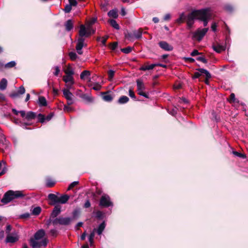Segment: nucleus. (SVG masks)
Listing matches in <instances>:
<instances>
[{"label": "nucleus", "mask_w": 248, "mask_h": 248, "mask_svg": "<svg viewBox=\"0 0 248 248\" xmlns=\"http://www.w3.org/2000/svg\"><path fill=\"white\" fill-rule=\"evenodd\" d=\"M198 71L200 73H201V75L202 74H205L207 78H211V75L207 70L203 68H200L198 69Z\"/></svg>", "instance_id": "31"}, {"label": "nucleus", "mask_w": 248, "mask_h": 248, "mask_svg": "<svg viewBox=\"0 0 248 248\" xmlns=\"http://www.w3.org/2000/svg\"><path fill=\"white\" fill-rule=\"evenodd\" d=\"M108 15L109 17L116 18L118 16L117 10L116 9H113L110 10L108 12Z\"/></svg>", "instance_id": "26"}, {"label": "nucleus", "mask_w": 248, "mask_h": 248, "mask_svg": "<svg viewBox=\"0 0 248 248\" xmlns=\"http://www.w3.org/2000/svg\"><path fill=\"white\" fill-rule=\"evenodd\" d=\"M137 91L138 92V94L140 95V93H142L143 92V91L145 89V87L143 83V82L140 80L138 79L137 80Z\"/></svg>", "instance_id": "11"}, {"label": "nucleus", "mask_w": 248, "mask_h": 248, "mask_svg": "<svg viewBox=\"0 0 248 248\" xmlns=\"http://www.w3.org/2000/svg\"><path fill=\"white\" fill-rule=\"evenodd\" d=\"M36 113L32 111H29L27 113L26 115V120L28 121H31L34 119L36 117Z\"/></svg>", "instance_id": "18"}, {"label": "nucleus", "mask_w": 248, "mask_h": 248, "mask_svg": "<svg viewBox=\"0 0 248 248\" xmlns=\"http://www.w3.org/2000/svg\"><path fill=\"white\" fill-rule=\"evenodd\" d=\"M229 101L230 103H238L239 101L235 97V94L233 93H232L230 95Z\"/></svg>", "instance_id": "34"}, {"label": "nucleus", "mask_w": 248, "mask_h": 248, "mask_svg": "<svg viewBox=\"0 0 248 248\" xmlns=\"http://www.w3.org/2000/svg\"><path fill=\"white\" fill-rule=\"evenodd\" d=\"M121 14L123 16H124L126 15V12L125 9L124 7L121 8Z\"/></svg>", "instance_id": "64"}, {"label": "nucleus", "mask_w": 248, "mask_h": 248, "mask_svg": "<svg viewBox=\"0 0 248 248\" xmlns=\"http://www.w3.org/2000/svg\"><path fill=\"white\" fill-rule=\"evenodd\" d=\"M109 23L112 27L116 30H119V25L117 23L116 21L114 19H110L108 21Z\"/></svg>", "instance_id": "32"}, {"label": "nucleus", "mask_w": 248, "mask_h": 248, "mask_svg": "<svg viewBox=\"0 0 248 248\" xmlns=\"http://www.w3.org/2000/svg\"><path fill=\"white\" fill-rule=\"evenodd\" d=\"M118 46V43L117 42H114L111 45V48L112 50H115Z\"/></svg>", "instance_id": "54"}, {"label": "nucleus", "mask_w": 248, "mask_h": 248, "mask_svg": "<svg viewBox=\"0 0 248 248\" xmlns=\"http://www.w3.org/2000/svg\"><path fill=\"white\" fill-rule=\"evenodd\" d=\"M78 183V181H74L72 182L68 186L67 190H71L72 188H73L74 186H75L76 185H77Z\"/></svg>", "instance_id": "44"}, {"label": "nucleus", "mask_w": 248, "mask_h": 248, "mask_svg": "<svg viewBox=\"0 0 248 248\" xmlns=\"http://www.w3.org/2000/svg\"><path fill=\"white\" fill-rule=\"evenodd\" d=\"M200 76H201V73H200L199 72H196V73H195V74L194 75L193 78H199Z\"/></svg>", "instance_id": "61"}, {"label": "nucleus", "mask_w": 248, "mask_h": 248, "mask_svg": "<svg viewBox=\"0 0 248 248\" xmlns=\"http://www.w3.org/2000/svg\"><path fill=\"white\" fill-rule=\"evenodd\" d=\"M91 34V32L88 31L87 28L83 25L80 26V30L79 31V38L78 39L76 46V50L78 54L81 55L83 53L82 48L86 45L84 43V38L83 37H88Z\"/></svg>", "instance_id": "2"}, {"label": "nucleus", "mask_w": 248, "mask_h": 248, "mask_svg": "<svg viewBox=\"0 0 248 248\" xmlns=\"http://www.w3.org/2000/svg\"><path fill=\"white\" fill-rule=\"evenodd\" d=\"M91 75L90 72L88 70L83 71L80 75V78L82 80L85 79L86 78H88Z\"/></svg>", "instance_id": "28"}, {"label": "nucleus", "mask_w": 248, "mask_h": 248, "mask_svg": "<svg viewBox=\"0 0 248 248\" xmlns=\"http://www.w3.org/2000/svg\"><path fill=\"white\" fill-rule=\"evenodd\" d=\"M11 229H12V227L11 225H8L6 226V233H7V234L11 233L10 231H11Z\"/></svg>", "instance_id": "53"}, {"label": "nucleus", "mask_w": 248, "mask_h": 248, "mask_svg": "<svg viewBox=\"0 0 248 248\" xmlns=\"http://www.w3.org/2000/svg\"><path fill=\"white\" fill-rule=\"evenodd\" d=\"M121 51L125 54H128L132 51V47H130V46H128L126 48H124L122 49Z\"/></svg>", "instance_id": "41"}, {"label": "nucleus", "mask_w": 248, "mask_h": 248, "mask_svg": "<svg viewBox=\"0 0 248 248\" xmlns=\"http://www.w3.org/2000/svg\"><path fill=\"white\" fill-rule=\"evenodd\" d=\"M158 65V64L154 63L149 65H143L140 68V70L142 71L152 70Z\"/></svg>", "instance_id": "17"}, {"label": "nucleus", "mask_w": 248, "mask_h": 248, "mask_svg": "<svg viewBox=\"0 0 248 248\" xmlns=\"http://www.w3.org/2000/svg\"><path fill=\"white\" fill-rule=\"evenodd\" d=\"M91 206V203L89 200H87L85 204H84V207L85 208H89Z\"/></svg>", "instance_id": "60"}, {"label": "nucleus", "mask_w": 248, "mask_h": 248, "mask_svg": "<svg viewBox=\"0 0 248 248\" xmlns=\"http://www.w3.org/2000/svg\"><path fill=\"white\" fill-rule=\"evenodd\" d=\"M96 232V229H94L93 231L91 232L89 236V241L90 243L91 246H92L93 243V238Z\"/></svg>", "instance_id": "25"}, {"label": "nucleus", "mask_w": 248, "mask_h": 248, "mask_svg": "<svg viewBox=\"0 0 248 248\" xmlns=\"http://www.w3.org/2000/svg\"><path fill=\"white\" fill-rule=\"evenodd\" d=\"M63 80L65 82V83H74V78L73 76L71 75H66L63 77Z\"/></svg>", "instance_id": "21"}, {"label": "nucleus", "mask_w": 248, "mask_h": 248, "mask_svg": "<svg viewBox=\"0 0 248 248\" xmlns=\"http://www.w3.org/2000/svg\"><path fill=\"white\" fill-rule=\"evenodd\" d=\"M186 19V16L184 14L182 13L180 15V17L177 19L176 21L178 23L182 22Z\"/></svg>", "instance_id": "39"}, {"label": "nucleus", "mask_w": 248, "mask_h": 248, "mask_svg": "<svg viewBox=\"0 0 248 248\" xmlns=\"http://www.w3.org/2000/svg\"><path fill=\"white\" fill-rule=\"evenodd\" d=\"M19 113L20 114V115L22 116V117L24 118L25 119H26V113L24 110H21L19 111Z\"/></svg>", "instance_id": "59"}, {"label": "nucleus", "mask_w": 248, "mask_h": 248, "mask_svg": "<svg viewBox=\"0 0 248 248\" xmlns=\"http://www.w3.org/2000/svg\"><path fill=\"white\" fill-rule=\"evenodd\" d=\"M129 95L131 97V98H133L134 99H135L136 98V96L135 95V94H134V93L133 92V91L130 89L129 90Z\"/></svg>", "instance_id": "52"}, {"label": "nucleus", "mask_w": 248, "mask_h": 248, "mask_svg": "<svg viewBox=\"0 0 248 248\" xmlns=\"http://www.w3.org/2000/svg\"><path fill=\"white\" fill-rule=\"evenodd\" d=\"M61 207L60 205H56L51 213V217H56L61 213Z\"/></svg>", "instance_id": "14"}, {"label": "nucleus", "mask_w": 248, "mask_h": 248, "mask_svg": "<svg viewBox=\"0 0 248 248\" xmlns=\"http://www.w3.org/2000/svg\"><path fill=\"white\" fill-rule=\"evenodd\" d=\"M48 198L53 202L52 204H55L58 202V197L54 194L51 193L48 194Z\"/></svg>", "instance_id": "20"}, {"label": "nucleus", "mask_w": 248, "mask_h": 248, "mask_svg": "<svg viewBox=\"0 0 248 248\" xmlns=\"http://www.w3.org/2000/svg\"><path fill=\"white\" fill-rule=\"evenodd\" d=\"M102 94H103V99L104 101L110 102L112 100V97L110 94H108L106 93H102Z\"/></svg>", "instance_id": "30"}, {"label": "nucleus", "mask_w": 248, "mask_h": 248, "mask_svg": "<svg viewBox=\"0 0 248 248\" xmlns=\"http://www.w3.org/2000/svg\"><path fill=\"white\" fill-rule=\"evenodd\" d=\"M200 54V53L198 52V51L196 49L194 50L191 53V55L192 56H195L196 55H198Z\"/></svg>", "instance_id": "55"}, {"label": "nucleus", "mask_w": 248, "mask_h": 248, "mask_svg": "<svg viewBox=\"0 0 248 248\" xmlns=\"http://www.w3.org/2000/svg\"><path fill=\"white\" fill-rule=\"evenodd\" d=\"M72 219L71 218L69 217H59L54 219L52 221V223L54 225H57L59 224L60 225H67L70 223Z\"/></svg>", "instance_id": "5"}, {"label": "nucleus", "mask_w": 248, "mask_h": 248, "mask_svg": "<svg viewBox=\"0 0 248 248\" xmlns=\"http://www.w3.org/2000/svg\"><path fill=\"white\" fill-rule=\"evenodd\" d=\"M72 10V6L70 4H67L65 6L64 11L66 13H69Z\"/></svg>", "instance_id": "43"}, {"label": "nucleus", "mask_w": 248, "mask_h": 248, "mask_svg": "<svg viewBox=\"0 0 248 248\" xmlns=\"http://www.w3.org/2000/svg\"><path fill=\"white\" fill-rule=\"evenodd\" d=\"M64 73L66 75L73 76L74 74V71L70 65H68L66 68L64 70Z\"/></svg>", "instance_id": "24"}, {"label": "nucleus", "mask_w": 248, "mask_h": 248, "mask_svg": "<svg viewBox=\"0 0 248 248\" xmlns=\"http://www.w3.org/2000/svg\"><path fill=\"white\" fill-rule=\"evenodd\" d=\"M92 86H93L92 88L95 91H99L101 88V85L99 83H91L89 85L90 87H92Z\"/></svg>", "instance_id": "33"}, {"label": "nucleus", "mask_w": 248, "mask_h": 248, "mask_svg": "<svg viewBox=\"0 0 248 248\" xmlns=\"http://www.w3.org/2000/svg\"><path fill=\"white\" fill-rule=\"evenodd\" d=\"M69 56L72 61H75L78 58V56L75 52H70L69 53Z\"/></svg>", "instance_id": "38"}, {"label": "nucleus", "mask_w": 248, "mask_h": 248, "mask_svg": "<svg viewBox=\"0 0 248 248\" xmlns=\"http://www.w3.org/2000/svg\"><path fill=\"white\" fill-rule=\"evenodd\" d=\"M66 31H70L73 28V22L72 20H68L65 23Z\"/></svg>", "instance_id": "22"}, {"label": "nucleus", "mask_w": 248, "mask_h": 248, "mask_svg": "<svg viewBox=\"0 0 248 248\" xmlns=\"http://www.w3.org/2000/svg\"><path fill=\"white\" fill-rule=\"evenodd\" d=\"M142 29L140 28L133 31V36L136 39L141 38L142 34Z\"/></svg>", "instance_id": "16"}, {"label": "nucleus", "mask_w": 248, "mask_h": 248, "mask_svg": "<svg viewBox=\"0 0 248 248\" xmlns=\"http://www.w3.org/2000/svg\"><path fill=\"white\" fill-rule=\"evenodd\" d=\"M7 81L5 78H2L0 81V90H4L6 88Z\"/></svg>", "instance_id": "29"}, {"label": "nucleus", "mask_w": 248, "mask_h": 248, "mask_svg": "<svg viewBox=\"0 0 248 248\" xmlns=\"http://www.w3.org/2000/svg\"><path fill=\"white\" fill-rule=\"evenodd\" d=\"M99 205L105 207L112 206V203L110 201L109 197L107 195H102L100 199Z\"/></svg>", "instance_id": "7"}, {"label": "nucleus", "mask_w": 248, "mask_h": 248, "mask_svg": "<svg viewBox=\"0 0 248 248\" xmlns=\"http://www.w3.org/2000/svg\"><path fill=\"white\" fill-rule=\"evenodd\" d=\"M24 196L22 191L9 190L5 193L1 202L4 204H7L13 200L21 198Z\"/></svg>", "instance_id": "3"}, {"label": "nucleus", "mask_w": 248, "mask_h": 248, "mask_svg": "<svg viewBox=\"0 0 248 248\" xmlns=\"http://www.w3.org/2000/svg\"><path fill=\"white\" fill-rule=\"evenodd\" d=\"M213 49L217 53H220L225 50V47L224 46L218 44L217 45L213 46Z\"/></svg>", "instance_id": "15"}, {"label": "nucleus", "mask_w": 248, "mask_h": 248, "mask_svg": "<svg viewBox=\"0 0 248 248\" xmlns=\"http://www.w3.org/2000/svg\"><path fill=\"white\" fill-rule=\"evenodd\" d=\"M233 154L235 155L240 157H242V158L245 157V155H243L241 153H238V152H236V151H233Z\"/></svg>", "instance_id": "47"}, {"label": "nucleus", "mask_w": 248, "mask_h": 248, "mask_svg": "<svg viewBox=\"0 0 248 248\" xmlns=\"http://www.w3.org/2000/svg\"><path fill=\"white\" fill-rule=\"evenodd\" d=\"M63 109H64V110L67 111H70L72 110V108L71 107H68L66 106H64Z\"/></svg>", "instance_id": "63"}, {"label": "nucleus", "mask_w": 248, "mask_h": 248, "mask_svg": "<svg viewBox=\"0 0 248 248\" xmlns=\"http://www.w3.org/2000/svg\"><path fill=\"white\" fill-rule=\"evenodd\" d=\"M50 233L51 235L55 236L57 235V232L56 230L52 229L50 230Z\"/></svg>", "instance_id": "56"}, {"label": "nucleus", "mask_w": 248, "mask_h": 248, "mask_svg": "<svg viewBox=\"0 0 248 248\" xmlns=\"http://www.w3.org/2000/svg\"><path fill=\"white\" fill-rule=\"evenodd\" d=\"M205 13L203 11L195 10L189 14L187 17V24L189 27H192L195 19H198V17H202Z\"/></svg>", "instance_id": "4"}, {"label": "nucleus", "mask_w": 248, "mask_h": 248, "mask_svg": "<svg viewBox=\"0 0 248 248\" xmlns=\"http://www.w3.org/2000/svg\"><path fill=\"white\" fill-rule=\"evenodd\" d=\"M19 239L18 234L16 232H14L11 233L7 234L5 239L6 243H14L17 241Z\"/></svg>", "instance_id": "9"}, {"label": "nucleus", "mask_w": 248, "mask_h": 248, "mask_svg": "<svg viewBox=\"0 0 248 248\" xmlns=\"http://www.w3.org/2000/svg\"><path fill=\"white\" fill-rule=\"evenodd\" d=\"M41 211V208L38 206L33 208L32 211V214L34 215H38Z\"/></svg>", "instance_id": "37"}, {"label": "nucleus", "mask_w": 248, "mask_h": 248, "mask_svg": "<svg viewBox=\"0 0 248 248\" xmlns=\"http://www.w3.org/2000/svg\"><path fill=\"white\" fill-rule=\"evenodd\" d=\"M208 31V28L199 29L197 31L194 33L193 38L200 41L202 39Z\"/></svg>", "instance_id": "8"}, {"label": "nucleus", "mask_w": 248, "mask_h": 248, "mask_svg": "<svg viewBox=\"0 0 248 248\" xmlns=\"http://www.w3.org/2000/svg\"><path fill=\"white\" fill-rule=\"evenodd\" d=\"M69 196L66 194L62 195L60 197H58V200L57 203H60L61 204L66 203L68 200L69 199Z\"/></svg>", "instance_id": "13"}, {"label": "nucleus", "mask_w": 248, "mask_h": 248, "mask_svg": "<svg viewBox=\"0 0 248 248\" xmlns=\"http://www.w3.org/2000/svg\"><path fill=\"white\" fill-rule=\"evenodd\" d=\"M170 14H166V15L164 16V19L165 20H169V19H170Z\"/></svg>", "instance_id": "62"}, {"label": "nucleus", "mask_w": 248, "mask_h": 248, "mask_svg": "<svg viewBox=\"0 0 248 248\" xmlns=\"http://www.w3.org/2000/svg\"><path fill=\"white\" fill-rule=\"evenodd\" d=\"M177 108H174L172 109L171 111H168V112L172 116H174L177 113Z\"/></svg>", "instance_id": "49"}, {"label": "nucleus", "mask_w": 248, "mask_h": 248, "mask_svg": "<svg viewBox=\"0 0 248 248\" xmlns=\"http://www.w3.org/2000/svg\"><path fill=\"white\" fill-rule=\"evenodd\" d=\"M129 98L128 97L126 96H122L119 99L118 102L120 104H124L127 102Z\"/></svg>", "instance_id": "35"}, {"label": "nucleus", "mask_w": 248, "mask_h": 248, "mask_svg": "<svg viewBox=\"0 0 248 248\" xmlns=\"http://www.w3.org/2000/svg\"><path fill=\"white\" fill-rule=\"evenodd\" d=\"M45 231L43 229L37 231L33 237L30 240V244L32 248H45L48 240L45 237Z\"/></svg>", "instance_id": "1"}, {"label": "nucleus", "mask_w": 248, "mask_h": 248, "mask_svg": "<svg viewBox=\"0 0 248 248\" xmlns=\"http://www.w3.org/2000/svg\"><path fill=\"white\" fill-rule=\"evenodd\" d=\"M69 4H70L72 6H77L78 3L76 0H68Z\"/></svg>", "instance_id": "48"}, {"label": "nucleus", "mask_w": 248, "mask_h": 248, "mask_svg": "<svg viewBox=\"0 0 248 248\" xmlns=\"http://www.w3.org/2000/svg\"><path fill=\"white\" fill-rule=\"evenodd\" d=\"M25 93V89L23 86H20L17 92L13 93L11 94V96L13 98H16L19 96L20 95L23 94Z\"/></svg>", "instance_id": "12"}, {"label": "nucleus", "mask_w": 248, "mask_h": 248, "mask_svg": "<svg viewBox=\"0 0 248 248\" xmlns=\"http://www.w3.org/2000/svg\"><path fill=\"white\" fill-rule=\"evenodd\" d=\"M80 212L79 209H75L72 213L73 218H77L80 214Z\"/></svg>", "instance_id": "36"}, {"label": "nucleus", "mask_w": 248, "mask_h": 248, "mask_svg": "<svg viewBox=\"0 0 248 248\" xmlns=\"http://www.w3.org/2000/svg\"><path fill=\"white\" fill-rule=\"evenodd\" d=\"M63 93L64 97L67 100L71 101L72 100V93L67 89H63Z\"/></svg>", "instance_id": "19"}, {"label": "nucleus", "mask_w": 248, "mask_h": 248, "mask_svg": "<svg viewBox=\"0 0 248 248\" xmlns=\"http://www.w3.org/2000/svg\"><path fill=\"white\" fill-rule=\"evenodd\" d=\"M197 60L199 61H201L203 63H206L207 62L206 60L203 57H199L197 58Z\"/></svg>", "instance_id": "51"}, {"label": "nucleus", "mask_w": 248, "mask_h": 248, "mask_svg": "<svg viewBox=\"0 0 248 248\" xmlns=\"http://www.w3.org/2000/svg\"><path fill=\"white\" fill-rule=\"evenodd\" d=\"M38 119L39 121L42 123H44L46 120V118L44 117L43 115L41 114H39L38 115Z\"/></svg>", "instance_id": "46"}, {"label": "nucleus", "mask_w": 248, "mask_h": 248, "mask_svg": "<svg viewBox=\"0 0 248 248\" xmlns=\"http://www.w3.org/2000/svg\"><path fill=\"white\" fill-rule=\"evenodd\" d=\"M16 65V62L15 61H11L10 62H8L5 65V67L6 68H11L15 66Z\"/></svg>", "instance_id": "42"}, {"label": "nucleus", "mask_w": 248, "mask_h": 248, "mask_svg": "<svg viewBox=\"0 0 248 248\" xmlns=\"http://www.w3.org/2000/svg\"><path fill=\"white\" fill-rule=\"evenodd\" d=\"M105 227L106 224L105 222H102L99 225L98 228L97 229H96V232H97L98 235L101 234L103 231L105 229Z\"/></svg>", "instance_id": "23"}, {"label": "nucleus", "mask_w": 248, "mask_h": 248, "mask_svg": "<svg viewBox=\"0 0 248 248\" xmlns=\"http://www.w3.org/2000/svg\"><path fill=\"white\" fill-rule=\"evenodd\" d=\"M74 84V83H66V89H67L68 90V91H69V90L70 89H72V88H73V85Z\"/></svg>", "instance_id": "50"}, {"label": "nucleus", "mask_w": 248, "mask_h": 248, "mask_svg": "<svg viewBox=\"0 0 248 248\" xmlns=\"http://www.w3.org/2000/svg\"><path fill=\"white\" fill-rule=\"evenodd\" d=\"M38 104L40 106H46L47 102L44 96H40L38 98Z\"/></svg>", "instance_id": "27"}, {"label": "nucleus", "mask_w": 248, "mask_h": 248, "mask_svg": "<svg viewBox=\"0 0 248 248\" xmlns=\"http://www.w3.org/2000/svg\"><path fill=\"white\" fill-rule=\"evenodd\" d=\"M199 11H203L205 13L204 15H203L202 17H198V19H200L203 22L204 26H206L208 24V20L211 17L210 9L209 8H205L199 10Z\"/></svg>", "instance_id": "6"}, {"label": "nucleus", "mask_w": 248, "mask_h": 248, "mask_svg": "<svg viewBox=\"0 0 248 248\" xmlns=\"http://www.w3.org/2000/svg\"><path fill=\"white\" fill-rule=\"evenodd\" d=\"M186 61L189 62H195V60L192 58L187 57L184 58Z\"/></svg>", "instance_id": "58"}, {"label": "nucleus", "mask_w": 248, "mask_h": 248, "mask_svg": "<svg viewBox=\"0 0 248 248\" xmlns=\"http://www.w3.org/2000/svg\"><path fill=\"white\" fill-rule=\"evenodd\" d=\"M55 184V182L51 180H47L46 182V186L47 187H52Z\"/></svg>", "instance_id": "45"}, {"label": "nucleus", "mask_w": 248, "mask_h": 248, "mask_svg": "<svg viewBox=\"0 0 248 248\" xmlns=\"http://www.w3.org/2000/svg\"><path fill=\"white\" fill-rule=\"evenodd\" d=\"M55 72H54V75L57 76L60 71V68L58 66H56L55 67Z\"/></svg>", "instance_id": "57"}, {"label": "nucleus", "mask_w": 248, "mask_h": 248, "mask_svg": "<svg viewBox=\"0 0 248 248\" xmlns=\"http://www.w3.org/2000/svg\"><path fill=\"white\" fill-rule=\"evenodd\" d=\"M115 72L112 70H109L108 71V76L109 80H111L114 77Z\"/></svg>", "instance_id": "40"}, {"label": "nucleus", "mask_w": 248, "mask_h": 248, "mask_svg": "<svg viewBox=\"0 0 248 248\" xmlns=\"http://www.w3.org/2000/svg\"><path fill=\"white\" fill-rule=\"evenodd\" d=\"M158 45L159 46L163 49L170 51L173 50V46L169 45L167 42L165 41H160L159 42Z\"/></svg>", "instance_id": "10"}]
</instances>
